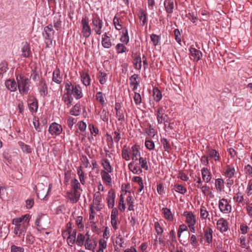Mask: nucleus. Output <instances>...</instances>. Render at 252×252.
Instances as JSON below:
<instances>
[{"mask_svg":"<svg viewBox=\"0 0 252 252\" xmlns=\"http://www.w3.org/2000/svg\"><path fill=\"white\" fill-rule=\"evenodd\" d=\"M16 81L19 93L23 95L28 94L30 86L29 79L20 74L16 76Z\"/></svg>","mask_w":252,"mask_h":252,"instance_id":"f257e3e1","label":"nucleus"},{"mask_svg":"<svg viewBox=\"0 0 252 252\" xmlns=\"http://www.w3.org/2000/svg\"><path fill=\"white\" fill-rule=\"evenodd\" d=\"M91 25L93 30L96 34L100 35L103 32V22L97 13H93L92 15Z\"/></svg>","mask_w":252,"mask_h":252,"instance_id":"f03ea898","label":"nucleus"},{"mask_svg":"<svg viewBox=\"0 0 252 252\" xmlns=\"http://www.w3.org/2000/svg\"><path fill=\"white\" fill-rule=\"evenodd\" d=\"M55 33V32L53 28L52 24H49L44 27L42 32V35L47 47H49L52 45Z\"/></svg>","mask_w":252,"mask_h":252,"instance_id":"7ed1b4c3","label":"nucleus"},{"mask_svg":"<svg viewBox=\"0 0 252 252\" xmlns=\"http://www.w3.org/2000/svg\"><path fill=\"white\" fill-rule=\"evenodd\" d=\"M89 18L85 16L83 17L81 22V32L83 37L87 38H88L92 33V31L91 27L89 25Z\"/></svg>","mask_w":252,"mask_h":252,"instance_id":"20e7f679","label":"nucleus"},{"mask_svg":"<svg viewBox=\"0 0 252 252\" xmlns=\"http://www.w3.org/2000/svg\"><path fill=\"white\" fill-rule=\"evenodd\" d=\"M38 87V91L40 96L44 97L48 94V87L46 80L44 78H41L38 83L36 84Z\"/></svg>","mask_w":252,"mask_h":252,"instance_id":"39448f33","label":"nucleus"},{"mask_svg":"<svg viewBox=\"0 0 252 252\" xmlns=\"http://www.w3.org/2000/svg\"><path fill=\"white\" fill-rule=\"evenodd\" d=\"M111 37L112 34L110 32H105L102 34L101 45L104 48L109 49L114 45Z\"/></svg>","mask_w":252,"mask_h":252,"instance_id":"423d86ee","label":"nucleus"},{"mask_svg":"<svg viewBox=\"0 0 252 252\" xmlns=\"http://www.w3.org/2000/svg\"><path fill=\"white\" fill-rule=\"evenodd\" d=\"M87 239L85 242L84 245L86 249L91 250L95 252V249L97 246V242L94 238H90L88 233H86Z\"/></svg>","mask_w":252,"mask_h":252,"instance_id":"0eeeda50","label":"nucleus"},{"mask_svg":"<svg viewBox=\"0 0 252 252\" xmlns=\"http://www.w3.org/2000/svg\"><path fill=\"white\" fill-rule=\"evenodd\" d=\"M63 128L61 125L54 122L52 123L48 128L49 132L52 136L59 135L62 132Z\"/></svg>","mask_w":252,"mask_h":252,"instance_id":"6e6552de","label":"nucleus"},{"mask_svg":"<svg viewBox=\"0 0 252 252\" xmlns=\"http://www.w3.org/2000/svg\"><path fill=\"white\" fill-rule=\"evenodd\" d=\"M81 193L78 191L69 190L66 192V197L71 203H77L80 197Z\"/></svg>","mask_w":252,"mask_h":252,"instance_id":"1a4fd4ad","label":"nucleus"},{"mask_svg":"<svg viewBox=\"0 0 252 252\" xmlns=\"http://www.w3.org/2000/svg\"><path fill=\"white\" fill-rule=\"evenodd\" d=\"M189 51L191 56V60H193L194 61L197 62L201 59L202 57V54L200 50L191 47L189 49Z\"/></svg>","mask_w":252,"mask_h":252,"instance_id":"9d476101","label":"nucleus"},{"mask_svg":"<svg viewBox=\"0 0 252 252\" xmlns=\"http://www.w3.org/2000/svg\"><path fill=\"white\" fill-rule=\"evenodd\" d=\"M22 56L26 58H30L32 57V53L31 50L30 45L28 42H26L23 43V47L21 49Z\"/></svg>","mask_w":252,"mask_h":252,"instance_id":"9b49d317","label":"nucleus"},{"mask_svg":"<svg viewBox=\"0 0 252 252\" xmlns=\"http://www.w3.org/2000/svg\"><path fill=\"white\" fill-rule=\"evenodd\" d=\"M184 215L186 217V222L188 224V225H194L196 222V218L192 212H185Z\"/></svg>","mask_w":252,"mask_h":252,"instance_id":"f8f14e48","label":"nucleus"},{"mask_svg":"<svg viewBox=\"0 0 252 252\" xmlns=\"http://www.w3.org/2000/svg\"><path fill=\"white\" fill-rule=\"evenodd\" d=\"M5 85L7 90L10 92H15L17 88V82L14 79H7L5 82Z\"/></svg>","mask_w":252,"mask_h":252,"instance_id":"ddd939ff","label":"nucleus"},{"mask_svg":"<svg viewBox=\"0 0 252 252\" xmlns=\"http://www.w3.org/2000/svg\"><path fill=\"white\" fill-rule=\"evenodd\" d=\"M63 80L62 76L61 74V71L59 68L57 67L53 72L52 81L55 83L60 84Z\"/></svg>","mask_w":252,"mask_h":252,"instance_id":"4468645a","label":"nucleus"},{"mask_svg":"<svg viewBox=\"0 0 252 252\" xmlns=\"http://www.w3.org/2000/svg\"><path fill=\"white\" fill-rule=\"evenodd\" d=\"M128 168L133 174L140 175L142 173V170L138 165V164L135 163L134 161L129 163Z\"/></svg>","mask_w":252,"mask_h":252,"instance_id":"2eb2a0df","label":"nucleus"},{"mask_svg":"<svg viewBox=\"0 0 252 252\" xmlns=\"http://www.w3.org/2000/svg\"><path fill=\"white\" fill-rule=\"evenodd\" d=\"M73 89V95L76 99H79L81 98L83 94L82 91V88L79 85H74Z\"/></svg>","mask_w":252,"mask_h":252,"instance_id":"dca6fc26","label":"nucleus"},{"mask_svg":"<svg viewBox=\"0 0 252 252\" xmlns=\"http://www.w3.org/2000/svg\"><path fill=\"white\" fill-rule=\"evenodd\" d=\"M108 172L105 170H101L100 175L102 181L107 185L111 186L112 184V178L111 176L109 174Z\"/></svg>","mask_w":252,"mask_h":252,"instance_id":"f3484780","label":"nucleus"},{"mask_svg":"<svg viewBox=\"0 0 252 252\" xmlns=\"http://www.w3.org/2000/svg\"><path fill=\"white\" fill-rule=\"evenodd\" d=\"M139 19L141 21V25L144 26L147 23V12L143 9H140L138 13Z\"/></svg>","mask_w":252,"mask_h":252,"instance_id":"a211bd4d","label":"nucleus"},{"mask_svg":"<svg viewBox=\"0 0 252 252\" xmlns=\"http://www.w3.org/2000/svg\"><path fill=\"white\" fill-rule=\"evenodd\" d=\"M30 101L31 102L28 104L29 110L32 113H36L38 107V101L35 97H33Z\"/></svg>","mask_w":252,"mask_h":252,"instance_id":"6ab92c4d","label":"nucleus"},{"mask_svg":"<svg viewBox=\"0 0 252 252\" xmlns=\"http://www.w3.org/2000/svg\"><path fill=\"white\" fill-rule=\"evenodd\" d=\"M26 221H29V215H25L22 217L14 219L12 220V223L15 225V226H17L18 225L24 224V222Z\"/></svg>","mask_w":252,"mask_h":252,"instance_id":"aec40b11","label":"nucleus"},{"mask_svg":"<svg viewBox=\"0 0 252 252\" xmlns=\"http://www.w3.org/2000/svg\"><path fill=\"white\" fill-rule=\"evenodd\" d=\"M164 6L165 9V11L168 14L172 13L174 8V0H165L164 1Z\"/></svg>","mask_w":252,"mask_h":252,"instance_id":"412c9836","label":"nucleus"},{"mask_svg":"<svg viewBox=\"0 0 252 252\" xmlns=\"http://www.w3.org/2000/svg\"><path fill=\"white\" fill-rule=\"evenodd\" d=\"M164 219L168 221H171L173 220L174 216L170 209L165 207L161 209Z\"/></svg>","mask_w":252,"mask_h":252,"instance_id":"4be33fe9","label":"nucleus"},{"mask_svg":"<svg viewBox=\"0 0 252 252\" xmlns=\"http://www.w3.org/2000/svg\"><path fill=\"white\" fill-rule=\"evenodd\" d=\"M115 194L114 192L109 191L107 196V203L109 208H113L115 205Z\"/></svg>","mask_w":252,"mask_h":252,"instance_id":"5701e85b","label":"nucleus"},{"mask_svg":"<svg viewBox=\"0 0 252 252\" xmlns=\"http://www.w3.org/2000/svg\"><path fill=\"white\" fill-rule=\"evenodd\" d=\"M235 170L233 166L231 165H227L223 170L224 175L228 178L233 176Z\"/></svg>","mask_w":252,"mask_h":252,"instance_id":"b1692460","label":"nucleus"},{"mask_svg":"<svg viewBox=\"0 0 252 252\" xmlns=\"http://www.w3.org/2000/svg\"><path fill=\"white\" fill-rule=\"evenodd\" d=\"M165 110V109L163 107H159L157 111L156 116L158 123L159 124H162V119L164 118V116L165 115L164 114Z\"/></svg>","mask_w":252,"mask_h":252,"instance_id":"393cba45","label":"nucleus"},{"mask_svg":"<svg viewBox=\"0 0 252 252\" xmlns=\"http://www.w3.org/2000/svg\"><path fill=\"white\" fill-rule=\"evenodd\" d=\"M76 230H73L72 232L69 233V236L67 239V242L68 245L72 246L73 244L76 242Z\"/></svg>","mask_w":252,"mask_h":252,"instance_id":"a878e982","label":"nucleus"},{"mask_svg":"<svg viewBox=\"0 0 252 252\" xmlns=\"http://www.w3.org/2000/svg\"><path fill=\"white\" fill-rule=\"evenodd\" d=\"M26 230L27 226L25 224L22 225H18V226H15L14 228V233L16 235H18L19 237L20 236V235L25 233Z\"/></svg>","mask_w":252,"mask_h":252,"instance_id":"bb28decb","label":"nucleus"},{"mask_svg":"<svg viewBox=\"0 0 252 252\" xmlns=\"http://www.w3.org/2000/svg\"><path fill=\"white\" fill-rule=\"evenodd\" d=\"M221 212L223 213H228L230 212L231 210V206L229 204L226 200L221 199Z\"/></svg>","mask_w":252,"mask_h":252,"instance_id":"cd10ccee","label":"nucleus"},{"mask_svg":"<svg viewBox=\"0 0 252 252\" xmlns=\"http://www.w3.org/2000/svg\"><path fill=\"white\" fill-rule=\"evenodd\" d=\"M81 111V104L80 103H76L70 110V114L71 115L78 116L80 115Z\"/></svg>","mask_w":252,"mask_h":252,"instance_id":"c85d7f7f","label":"nucleus"},{"mask_svg":"<svg viewBox=\"0 0 252 252\" xmlns=\"http://www.w3.org/2000/svg\"><path fill=\"white\" fill-rule=\"evenodd\" d=\"M209 157L215 161H219L220 159V154L214 149H209L208 151Z\"/></svg>","mask_w":252,"mask_h":252,"instance_id":"c756f323","label":"nucleus"},{"mask_svg":"<svg viewBox=\"0 0 252 252\" xmlns=\"http://www.w3.org/2000/svg\"><path fill=\"white\" fill-rule=\"evenodd\" d=\"M101 201V195L99 191L96 192L94 195L93 203L96 206L95 208L99 210L98 205Z\"/></svg>","mask_w":252,"mask_h":252,"instance_id":"7c9ffc66","label":"nucleus"},{"mask_svg":"<svg viewBox=\"0 0 252 252\" xmlns=\"http://www.w3.org/2000/svg\"><path fill=\"white\" fill-rule=\"evenodd\" d=\"M213 230L210 228H207L204 230V238L208 243H211L212 241Z\"/></svg>","mask_w":252,"mask_h":252,"instance_id":"2f4dec72","label":"nucleus"},{"mask_svg":"<svg viewBox=\"0 0 252 252\" xmlns=\"http://www.w3.org/2000/svg\"><path fill=\"white\" fill-rule=\"evenodd\" d=\"M81 81L83 85L86 86H89L90 85L91 82V78L89 75L86 73L83 72L81 75Z\"/></svg>","mask_w":252,"mask_h":252,"instance_id":"473e14b6","label":"nucleus"},{"mask_svg":"<svg viewBox=\"0 0 252 252\" xmlns=\"http://www.w3.org/2000/svg\"><path fill=\"white\" fill-rule=\"evenodd\" d=\"M87 236L86 234L84 235L82 233H79L77 235L76 239V244L79 246H83L85 242H86Z\"/></svg>","mask_w":252,"mask_h":252,"instance_id":"72a5a7b5","label":"nucleus"},{"mask_svg":"<svg viewBox=\"0 0 252 252\" xmlns=\"http://www.w3.org/2000/svg\"><path fill=\"white\" fill-rule=\"evenodd\" d=\"M154 99L157 101H159L162 98V94L158 88H154L153 90Z\"/></svg>","mask_w":252,"mask_h":252,"instance_id":"f704fd0d","label":"nucleus"},{"mask_svg":"<svg viewBox=\"0 0 252 252\" xmlns=\"http://www.w3.org/2000/svg\"><path fill=\"white\" fill-rule=\"evenodd\" d=\"M101 162L102 165L106 171L108 172H112V168L110 165L109 160L108 159H102Z\"/></svg>","mask_w":252,"mask_h":252,"instance_id":"c9c22d12","label":"nucleus"},{"mask_svg":"<svg viewBox=\"0 0 252 252\" xmlns=\"http://www.w3.org/2000/svg\"><path fill=\"white\" fill-rule=\"evenodd\" d=\"M141 63L142 61L141 57L140 56L135 57L133 59L134 67L138 70H140L142 67Z\"/></svg>","mask_w":252,"mask_h":252,"instance_id":"e433bc0d","label":"nucleus"},{"mask_svg":"<svg viewBox=\"0 0 252 252\" xmlns=\"http://www.w3.org/2000/svg\"><path fill=\"white\" fill-rule=\"evenodd\" d=\"M240 246L242 248L248 249L250 248L249 242L246 240V238L244 235L239 236Z\"/></svg>","mask_w":252,"mask_h":252,"instance_id":"4c0bfd02","label":"nucleus"},{"mask_svg":"<svg viewBox=\"0 0 252 252\" xmlns=\"http://www.w3.org/2000/svg\"><path fill=\"white\" fill-rule=\"evenodd\" d=\"M160 141L164 150L169 152V151L171 150L172 147L169 144L168 140L165 138H163L161 139Z\"/></svg>","mask_w":252,"mask_h":252,"instance_id":"58836bf2","label":"nucleus"},{"mask_svg":"<svg viewBox=\"0 0 252 252\" xmlns=\"http://www.w3.org/2000/svg\"><path fill=\"white\" fill-rule=\"evenodd\" d=\"M77 174L79 176L80 181L82 185H84L85 183V174L83 171L82 168L81 166H79L77 169Z\"/></svg>","mask_w":252,"mask_h":252,"instance_id":"ea45409f","label":"nucleus"},{"mask_svg":"<svg viewBox=\"0 0 252 252\" xmlns=\"http://www.w3.org/2000/svg\"><path fill=\"white\" fill-rule=\"evenodd\" d=\"M139 164L140 165L141 168H143L146 170H148L149 169L146 158L140 157L139 158Z\"/></svg>","mask_w":252,"mask_h":252,"instance_id":"a19ab883","label":"nucleus"},{"mask_svg":"<svg viewBox=\"0 0 252 252\" xmlns=\"http://www.w3.org/2000/svg\"><path fill=\"white\" fill-rule=\"evenodd\" d=\"M173 189L175 191L183 194H185L187 191L186 188H185L183 185L179 184H175L174 186Z\"/></svg>","mask_w":252,"mask_h":252,"instance_id":"79ce46f5","label":"nucleus"},{"mask_svg":"<svg viewBox=\"0 0 252 252\" xmlns=\"http://www.w3.org/2000/svg\"><path fill=\"white\" fill-rule=\"evenodd\" d=\"M126 44L122 43H118L116 46V52L118 54H123L127 51V48L125 46Z\"/></svg>","mask_w":252,"mask_h":252,"instance_id":"37998d69","label":"nucleus"},{"mask_svg":"<svg viewBox=\"0 0 252 252\" xmlns=\"http://www.w3.org/2000/svg\"><path fill=\"white\" fill-rule=\"evenodd\" d=\"M173 32L175 40L179 44L181 45L182 36L181 31L178 29H176Z\"/></svg>","mask_w":252,"mask_h":252,"instance_id":"c03bdc74","label":"nucleus"},{"mask_svg":"<svg viewBox=\"0 0 252 252\" xmlns=\"http://www.w3.org/2000/svg\"><path fill=\"white\" fill-rule=\"evenodd\" d=\"M120 41L124 44H127L129 42V38L128 34V31L127 29L125 30V32L123 33V34L120 38Z\"/></svg>","mask_w":252,"mask_h":252,"instance_id":"a18cd8bd","label":"nucleus"},{"mask_svg":"<svg viewBox=\"0 0 252 252\" xmlns=\"http://www.w3.org/2000/svg\"><path fill=\"white\" fill-rule=\"evenodd\" d=\"M62 99L63 101V102L65 103L67 107L68 108H69L72 105V103L73 100V98L72 96H69L63 95V96Z\"/></svg>","mask_w":252,"mask_h":252,"instance_id":"49530a36","label":"nucleus"},{"mask_svg":"<svg viewBox=\"0 0 252 252\" xmlns=\"http://www.w3.org/2000/svg\"><path fill=\"white\" fill-rule=\"evenodd\" d=\"M201 173L203 179L206 182H208L210 180L209 172L207 168H203L201 170Z\"/></svg>","mask_w":252,"mask_h":252,"instance_id":"de8ad7c7","label":"nucleus"},{"mask_svg":"<svg viewBox=\"0 0 252 252\" xmlns=\"http://www.w3.org/2000/svg\"><path fill=\"white\" fill-rule=\"evenodd\" d=\"M96 99L102 105L105 104V98L104 95L101 92H98L95 95Z\"/></svg>","mask_w":252,"mask_h":252,"instance_id":"09e8293b","label":"nucleus"},{"mask_svg":"<svg viewBox=\"0 0 252 252\" xmlns=\"http://www.w3.org/2000/svg\"><path fill=\"white\" fill-rule=\"evenodd\" d=\"M70 184L73 189V190L78 191V189L80 188V183L78 180L75 178L71 180Z\"/></svg>","mask_w":252,"mask_h":252,"instance_id":"8fccbe9b","label":"nucleus"},{"mask_svg":"<svg viewBox=\"0 0 252 252\" xmlns=\"http://www.w3.org/2000/svg\"><path fill=\"white\" fill-rule=\"evenodd\" d=\"M126 202H127V204L128 205V210L129 211H134V208L133 204H134V200L133 199L132 197L131 196H130V195L128 196L126 198Z\"/></svg>","mask_w":252,"mask_h":252,"instance_id":"3c124183","label":"nucleus"},{"mask_svg":"<svg viewBox=\"0 0 252 252\" xmlns=\"http://www.w3.org/2000/svg\"><path fill=\"white\" fill-rule=\"evenodd\" d=\"M99 248L96 252H103V250L106 248L107 242L104 239H100L99 241Z\"/></svg>","mask_w":252,"mask_h":252,"instance_id":"603ef678","label":"nucleus"},{"mask_svg":"<svg viewBox=\"0 0 252 252\" xmlns=\"http://www.w3.org/2000/svg\"><path fill=\"white\" fill-rule=\"evenodd\" d=\"M19 145L24 153H31L32 152V150L29 145L25 144L23 142L20 143Z\"/></svg>","mask_w":252,"mask_h":252,"instance_id":"864d4df0","label":"nucleus"},{"mask_svg":"<svg viewBox=\"0 0 252 252\" xmlns=\"http://www.w3.org/2000/svg\"><path fill=\"white\" fill-rule=\"evenodd\" d=\"M100 118L103 122H107L109 119L108 111L105 109H103L100 112Z\"/></svg>","mask_w":252,"mask_h":252,"instance_id":"5fc2aeb1","label":"nucleus"},{"mask_svg":"<svg viewBox=\"0 0 252 252\" xmlns=\"http://www.w3.org/2000/svg\"><path fill=\"white\" fill-rule=\"evenodd\" d=\"M99 74L98 79L100 83L102 85L105 84L107 79V74L102 72H99Z\"/></svg>","mask_w":252,"mask_h":252,"instance_id":"6e6d98bb","label":"nucleus"},{"mask_svg":"<svg viewBox=\"0 0 252 252\" xmlns=\"http://www.w3.org/2000/svg\"><path fill=\"white\" fill-rule=\"evenodd\" d=\"M45 216V214L41 213L38 215L35 223L39 228L41 227V220Z\"/></svg>","mask_w":252,"mask_h":252,"instance_id":"4d7b16f0","label":"nucleus"},{"mask_svg":"<svg viewBox=\"0 0 252 252\" xmlns=\"http://www.w3.org/2000/svg\"><path fill=\"white\" fill-rule=\"evenodd\" d=\"M131 154L132 157H136V156H140V152L139 151V146L137 145H134L132 147V151Z\"/></svg>","mask_w":252,"mask_h":252,"instance_id":"13d9d810","label":"nucleus"},{"mask_svg":"<svg viewBox=\"0 0 252 252\" xmlns=\"http://www.w3.org/2000/svg\"><path fill=\"white\" fill-rule=\"evenodd\" d=\"M113 24L116 30L120 31L122 29V25L119 22V18L116 15L114 18Z\"/></svg>","mask_w":252,"mask_h":252,"instance_id":"bf43d9fd","label":"nucleus"},{"mask_svg":"<svg viewBox=\"0 0 252 252\" xmlns=\"http://www.w3.org/2000/svg\"><path fill=\"white\" fill-rule=\"evenodd\" d=\"M8 69V64L5 61L0 63V74H2L6 72Z\"/></svg>","mask_w":252,"mask_h":252,"instance_id":"052dcab7","label":"nucleus"},{"mask_svg":"<svg viewBox=\"0 0 252 252\" xmlns=\"http://www.w3.org/2000/svg\"><path fill=\"white\" fill-rule=\"evenodd\" d=\"M122 157L126 160H129L130 159V157L128 154V151L126 146H124L122 151Z\"/></svg>","mask_w":252,"mask_h":252,"instance_id":"680f3d73","label":"nucleus"},{"mask_svg":"<svg viewBox=\"0 0 252 252\" xmlns=\"http://www.w3.org/2000/svg\"><path fill=\"white\" fill-rule=\"evenodd\" d=\"M151 39L154 46H157L158 44L159 41V36L155 34H152L151 35Z\"/></svg>","mask_w":252,"mask_h":252,"instance_id":"e2e57ef3","label":"nucleus"},{"mask_svg":"<svg viewBox=\"0 0 252 252\" xmlns=\"http://www.w3.org/2000/svg\"><path fill=\"white\" fill-rule=\"evenodd\" d=\"M77 122V119L72 117H69L67 120V125L70 129H72L74 124Z\"/></svg>","mask_w":252,"mask_h":252,"instance_id":"0e129e2a","label":"nucleus"},{"mask_svg":"<svg viewBox=\"0 0 252 252\" xmlns=\"http://www.w3.org/2000/svg\"><path fill=\"white\" fill-rule=\"evenodd\" d=\"M62 21L58 17H54V19L53 20V25L54 27L57 30H59L61 26Z\"/></svg>","mask_w":252,"mask_h":252,"instance_id":"69168bd1","label":"nucleus"},{"mask_svg":"<svg viewBox=\"0 0 252 252\" xmlns=\"http://www.w3.org/2000/svg\"><path fill=\"white\" fill-rule=\"evenodd\" d=\"M11 252H24V249L23 247L12 245L10 247Z\"/></svg>","mask_w":252,"mask_h":252,"instance_id":"338daca9","label":"nucleus"},{"mask_svg":"<svg viewBox=\"0 0 252 252\" xmlns=\"http://www.w3.org/2000/svg\"><path fill=\"white\" fill-rule=\"evenodd\" d=\"M77 126L79 129L82 132L85 131L86 129L87 125L85 122L82 121H79L77 124Z\"/></svg>","mask_w":252,"mask_h":252,"instance_id":"774afa93","label":"nucleus"}]
</instances>
